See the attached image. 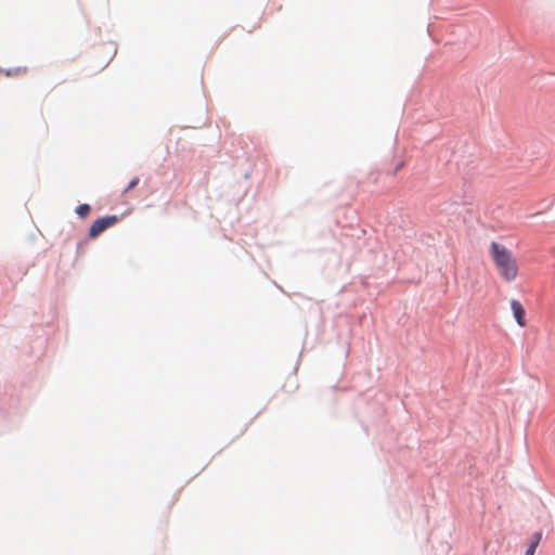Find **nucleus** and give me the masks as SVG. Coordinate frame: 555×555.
Here are the masks:
<instances>
[{
	"mask_svg": "<svg viewBox=\"0 0 555 555\" xmlns=\"http://www.w3.org/2000/svg\"><path fill=\"white\" fill-rule=\"evenodd\" d=\"M490 251L501 276L507 282L514 281L518 274V266L512 253L495 242L491 244Z\"/></svg>",
	"mask_w": 555,
	"mask_h": 555,
	"instance_id": "1",
	"label": "nucleus"
},
{
	"mask_svg": "<svg viewBox=\"0 0 555 555\" xmlns=\"http://www.w3.org/2000/svg\"><path fill=\"white\" fill-rule=\"evenodd\" d=\"M119 221V218L117 216H106L100 219H96L89 230V236L94 238L99 236L102 232H104L106 229L113 227Z\"/></svg>",
	"mask_w": 555,
	"mask_h": 555,
	"instance_id": "2",
	"label": "nucleus"
},
{
	"mask_svg": "<svg viewBox=\"0 0 555 555\" xmlns=\"http://www.w3.org/2000/svg\"><path fill=\"white\" fill-rule=\"evenodd\" d=\"M511 308L513 310V314H514V318H515L517 324L521 327L526 326V324H527L526 319H525L526 312H525L522 305L518 300L513 299L511 301Z\"/></svg>",
	"mask_w": 555,
	"mask_h": 555,
	"instance_id": "3",
	"label": "nucleus"
},
{
	"mask_svg": "<svg viewBox=\"0 0 555 555\" xmlns=\"http://www.w3.org/2000/svg\"><path fill=\"white\" fill-rule=\"evenodd\" d=\"M28 72L27 67L23 66V67H15V68H10L7 70V76L9 77H18V76H24L26 75Z\"/></svg>",
	"mask_w": 555,
	"mask_h": 555,
	"instance_id": "4",
	"label": "nucleus"
},
{
	"mask_svg": "<svg viewBox=\"0 0 555 555\" xmlns=\"http://www.w3.org/2000/svg\"><path fill=\"white\" fill-rule=\"evenodd\" d=\"M540 540H541V533H535L533 541L531 542V544L529 545V547L526 551V555H534L535 550L540 543Z\"/></svg>",
	"mask_w": 555,
	"mask_h": 555,
	"instance_id": "5",
	"label": "nucleus"
},
{
	"mask_svg": "<svg viewBox=\"0 0 555 555\" xmlns=\"http://www.w3.org/2000/svg\"><path fill=\"white\" fill-rule=\"evenodd\" d=\"M76 212L79 217L85 218L90 212V206L88 204H81L76 208Z\"/></svg>",
	"mask_w": 555,
	"mask_h": 555,
	"instance_id": "6",
	"label": "nucleus"
},
{
	"mask_svg": "<svg viewBox=\"0 0 555 555\" xmlns=\"http://www.w3.org/2000/svg\"><path fill=\"white\" fill-rule=\"evenodd\" d=\"M139 183V178L138 177H134L128 184V186L126 188V192L130 191L131 189L135 188Z\"/></svg>",
	"mask_w": 555,
	"mask_h": 555,
	"instance_id": "7",
	"label": "nucleus"
},
{
	"mask_svg": "<svg viewBox=\"0 0 555 555\" xmlns=\"http://www.w3.org/2000/svg\"><path fill=\"white\" fill-rule=\"evenodd\" d=\"M405 166L404 162H400L395 169V175Z\"/></svg>",
	"mask_w": 555,
	"mask_h": 555,
	"instance_id": "8",
	"label": "nucleus"
}]
</instances>
